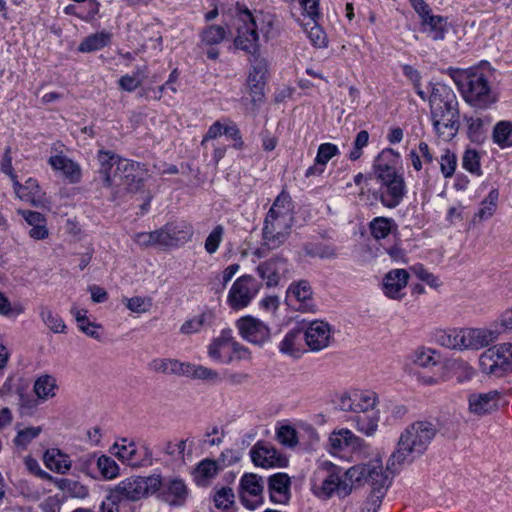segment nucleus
I'll list each match as a JSON object with an SVG mask.
<instances>
[{
  "instance_id": "nucleus-1",
  "label": "nucleus",
  "mask_w": 512,
  "mask_h": 512,
  "mask_svg": "<svg viewBox=\"0 0 512 512\" xmlns=\"http://www.w3.org/2000/svg\"><path fill=\"white\" fill-rule=\"evenodd\" d=\"M446 72L470 106L487 109L497 102V95L490 84L496 70L488 61H481L466 70L449 67Z\"/></svg>"
},
{
  "instance_id": "nucleus-2",
  "label": "nucleus",
  "mask_w": 512,
  "mask_h": 512,
  "mask_svg": "<svg viewBox=\"0 0 512 512\" xmlns=\"http://www.w3.org/2000/svg\"><path fill=\"white\" fill-rule=\"evenodd\" d=\"M294 223L292 201L282 192L274 200L266 214L262 228L261 245L253 251L257 258H264L272 250L281 247L289 238Z\"/></svg>"
},
{
  "instance_id": "nucleus-3",
  "label": "nucleus",
  "mask_w": 512,
  "mask_h": 512,
  "mask_svg": "<svg viewBox=\"0 0 512 512\" xmlns=\"http://www.w3.org/2000/svg\"><path fill=\"white\" fill-rule=\"evenodd\" d=\"M400 155L392 148H386L376 157L373 169L379 183L378 199L389 209L396 208L406 195L404 177L396 169Z\"/></svg>"
},
{
  "instance_id": "nucleus-4",
  "label": "nucleus",
  "mask_w": 512,
  "mask_h": 512,
  "mask_svg": "<svg viewBox=\"0 0 512 512\" xmlns=\"http://www.w3.org/2000/svg\"><path fill=\"white\" fill-rule=\"evenodd\" d=\"M433 127L445 139L454 137L460 126L458 100L446 84L435 83L429 98Z\"/></svg>"
},
{
  "instance_id": "nucleus-5",
  "label": "nucleus",
  "mask_w": 512,
  "mask_h": 512,
  "mask_svg": "<svg viewBox=\"0 0 512 512\" xmlns=\"http://www.w3.org/2000/svg\"><path fill=\"white\" fill-rule=\"evenodd\" d=\"M349 471L350 468L344 471L327 460L319 462L310 480L312 493L321 500H329L334 496L346 498L351 494L353 485L359 483L350 479L347 474Z\"/></svg>"
},
{
  "instance_id": "nucleus-6",
  "label": "nucleus",
  "mask_w": 512,
  "mask_h": 512,
  "mask_svg": "<svg viewBox=\"0 0 512 512\" xmlns=\"http://www.w3.org/2000/svg\"><path fill=\"white\" fill-rule=\"evenodd\" d=\"M437 433L436 426L428 421H416L401 434L397 450L389 459L388 468L411 463L415 457L422 455Z\"/></svg>"
},
{
  "instance_id": "nucleus-7",
  "label": "nucleus",
  "mask_w": 512,
  "mask_h": 512,
  "mask_svg": "<svg viewBox=\"0 0 512 512\" xmlns=\"http://www.w3.org/2000/svg\"><path fill=\"white\" fill-rule=\"evenodd\" d=\"M347 474L350 479L359 481V485L364 483L371 485V493L365 502L363 510L376 512L381 506L382 499L389 487V479L383 471L381 462L374 461L352 466Z\"/></svg>"
},
{
  "instance_id": "nucleus-8",
  "label": "nucleus",
  "mask_w": 512,
  "mask_h": 512,
  "mask_svg": "<svg viewBox=\"0 0 512 512\" xmlns=\"http://www.w3.org/2000/svg\"><path fill=\"white\" fill-rule=\"evenodd\" d=\"M436 343L449 349H480L492 341V332L484 329L438 330L434 335Z\"/></svg>"
},
{
  "instance_id": "nucleus-9",
  "label": "nucleus",
  "mask_w": 512,
  "mask_h": 512,
  "mask_svg": "<svg viewBox=\"0 0 512 512\" xmlns=\"http://www.w3.org/2000/svg\"><path fill=\"white\" fill-rule=\"evenodd\" d=\"M479 365L484 374L495 377H502L512 371V343L488 348L480 355Z\"/></svg>"
},
{
  "instance_id": "nucleus-10",
  "label": "nucleus",
  "mask_w": 512,
  "mask_h": 512,
  "mask_svg": "<svg viewBox=\"0 0 512 512\" xmlns=\"http://www.w3.org/2000/svg\"><path fill=\"white\" fill-rule=\"evenodd\" d=\"M261 287L262 283L252 275L245 274L238 277L228 291V306L234 311L248 307L258 295Z\"/></svg>"
},
{
  "instance_id": "nucleus-11",
  "label": "nucleus",
  "mask_w": 512,
  "mask_h": 512,
  "mask_svg": "<svg viewBox=\"0 0 512 512\" xmlns=\"http://www.w3.org/2000/svg\"><path fill=\"white\" fill-rule=\"evenodd\" d=\"M237 10L239 20L243 24L237 28L238 34L234 44L238 49L254 55L259 48L256 22L251 11L246 6L237 3Z\"/></svg>"
},
{
  "instance_id": "nucleus-12",
  "label": "nucleus",
  "mask_w": 512,
  "mask_h": 512,
  "mask_svg": "<svg viewBox=\"0 0 512 512\" xmlns=\"http://www.w3.org/2000/svg\"><path fill=\"white\" fill-rule=\"evenodd\" d=\"M240 336L247 342L263 346L270 340L271 332L267 324L251 315H246L236 321Z\"/></svg>"
},
{
  "instance_id": "nucleus-13",
  "label": "nucleus",
  "mask_w": 512,
  "mask_h": 512,
  "mask_svg": "<svg viewBox=\"0 0 512 512\" xmlns=\"http://www.w3.org/2000/svg\"><path fill=\"white\" fill-rule=\"evenodd\" d=\"M263 480L253 473H245L240 479V501L250 510L262 503Z\"/></svg>"
},
{
  "instance_id": "nucleus-14",
  "label": "nucleus",
  "mask_w": 512,
  "mask_h": 512,
  "mask_svg": "<svg viewBox=\"0 0 512 512\" xmlns=\"http://www.w3.org/2000/svg\"><path fill=\"white\" fill-rule=\"evenodd\" d=\"M256 272L267 287H276L288 272V261L281 255H275L261 262Z\"/></svg>"
},
{
  "instance_id": "nucleus-15",
  "label": "nucleus",
  "mask_w": 512,
  "mask_h": 512,
  "mask_svg": "<svg viewBox=\"0 0 512 512\" xmlns=\"http://www.w3.org/2000/svg\"><path fill=\"white\" fill-rule=\"evenodd\" d=\"M250 456L256 466L263 468L285 467L288 460L270 443L258 442L250 450Z\"/></svg>"
},
{
  "instance_id": "nucleus-16",
  "label": "nucleus",
  "mask_w": 512,
  "mask_h": 512,
  "mask_svg": "<svg viewBox=\"0 0 512 512\" xmlns=\"http://www.w3.org/2000/svg\"><path fill=\"white\" fill-rule=\"evenodd\" d=\"M235 344V338L232 336V331L227 329L221 331L220 335L214 338L207 346L208 356L218 363L230 364L232 363V352Z\"/></svg>"
},
{
  "instance_id": "nucleus-17",
  "label": "nucleus",
  "mask_w": 512,
  "mask_h": 512,
  "mask_svg": "<svg viewBox=\"0 0 512 512\" xmlns=\"http://www.w3.org/2000/svg\"><path fill=\"white\" fill-rule=\"evenodd\" d=\"M303 337L311 351L323 350L332 340L330 325L323 321H313L304 331Z\"/></svg>"
},
{
  "instance_id": "nucleus-18",
  "label": "nucleus",
  "mask_w": 512,
  "mask_h": 512,
  "mask_svg": "<svg viewBox=\"0 0 512 512\" xmlns=\"http://www.w3.org/2000/svg\"><path fill=\"white\" fill-rule=\"evenodd\" d=\"M59 385L54 375L43 373L34 379V407L57 396Z\"/></svg>"
},
{
  "instance_id": "nucleus-19",
  "label": "nucleus",
  "mask_w": 512,
  "mask_h": 512,
  "mask_svg": "<svg viewBox=\"0 0 512 512\" xmlns=\"http://www.w3.org/2000/svg\"><path fill=\"white\" fill-rule=\"evenodd\" d=\"M145 496L144 486H142V477H130L122 480L114 489L111 490L112 500H138Z\"/></svg>"
},
{
  "instance_id": "nucleus-20",
  "label": "nucleus",
  "mask_w": 512,
  "mask_h": 512,
  "mask_svg": "<svg viewBox=\"0 0 512 512\" xmlns=\"http://www.w3.org/2000/svg\"><path fill=\"white\" fill-rule=\"evenodd\" d=\"M139 163L121 159L112 178H119L130 192L138 191L142 186V178L138 175Z\"/></svg>"
},
{
  "instance_id": "nucleus-21",
  "label": "nucleus",
  "mask_w": 512,
  "mask_h": 512,
  "mask_svg": "<svg viewBox=\"0 0 512 512\" xmlns=\"http://www.w3.org/2000/svg\"><path fill=\"white\" fill-rule=\"evenodd\" d=\"M409 273L405 269L389 271L383 279V292L391 299H401V291L408 283Z\"/></svg>"
},
{
  "instance_id": "nucleus-22",
  "label": "nucleus",
  "mask_w": 512,
  "mask_h": 512,
  "mask_svg": "<svg viewBox=\"0 0 512 512\" xmlns=\"http://www.w3.org/2000/svg\"><path fill=\"white\" fill-rule=\"evenodd\" d=\"M290 477L285 473H276L269 477L270 500L276 504H286L290 499Z\"/></svg>"
},
{
  "instance_id": "nucleus-23",
  "label": "nucleus",
  "mask_w": 512,
  "mask_h": 512,
  "mask_svg": "<svg viewBox=\"0 0 512 512\" xmlns=\"http://www.w3.org/2000/svg\"><path fill=\"white\" fill-rule=\"evenodd\" d=\"M53 170L62 173L64 178L71 184H76L81 180V168L78 163L74 162L65 155L51 156L48 160Z\"/></svg>"
},
{
  "instance_id": "nucleus-24",
  "label": "nucleus",
  "mask_w": 512,
  "mask_h": 512,
  "mask_svg": "<svg viewBox=\"0 0 512 512\" xmlns=\"http://www.w3.org/2000/svg\"><path fill=\"white\" fill-rule=\"evenodd\" d=\"M500 393L496 390L469 396V409L472 413L482 415L498 407Z\"/></svg>"
},
{
  "instance_id": "nucleus-25",
  "label": "nucleus",
  "mask_w": 512,
  "mask_h": 512,
  "mask_svg": "<svg viewBox=\"0 0 512 512\" xmlns=\"http://www.w3.org/2000/svg\"><path fill=\"white\" fill-rule=\"evenodd\" d=\"M45 466L58 474H66L72 467L70 457L58 448L47 449L43 454Z\"/></svg>"
},
{
  "instance_id": "nucleus-26",
  "label": "nucleus",
  "mask_w": 512,
  "mask_h": 512,
  "mask_svg": "<svg viewBox=\"0 0 512 512\" xmlns=\"http://www.w3.org/2000/svg\"><path fill=\"white\" fill-rule=\"evenodd\" d=\"M162 496L168 504L180 506L188 496V489L183 480L171 479L164 483Z\"/></svg>"
},
{
  "instance_id": "nucleus-27",
  "label": "nucleus",
  "mask_w": 512,
  "mask_h": 512,
  "mask_svg": "<svg viewBox=\"0 0 512 512\" xmlns=\"http://www.w3.org/2000/svg\"><path fill=\"white\" fill-rule=\"evenodd\" d=\"M330 451L334 454L345 449H356L361 446V439L350 430L334 431L329 437Z\"/></svg>"
},
{
  "instance_id": "nucleus-28",
  "label": "nucleus",
  "mask_w": 512,
  "mask_h": 512,
  "mask_svg": "<svg viewBox=\"0 0 512 512\" xmlns=\"http://www.w3.org/2000/svg\"><path fill=\"white\" fill-rule=\"evenodd\" d=\"M287 294L290 300L294 297L299 303L297 306L298 310H302L304 312L314 310V305L311 303L312 291L307 281L302 280L297 283H292L288 288Z\"/></svg>"
},
{
  "instance_id": "nucleus-29",
  "label": "nucleus",
  "mask_w": 512,
  "mask_h": 512,
  "mask_svg": "<svg viewBox=\"0 0 512 512\" xmlns=\"http://www.w3.org/2000/svg\"><path fill=\"white\" fill-rule=\"evenodd\" d=\"M177 376L190 377L198 380H207L217 382L219 380V374L216 370L193 364L190 362H181L179 364Z\"/></svg>"
},
{
  "instance_id": "nucleus-30",
  "label": "nucleus",
  "mask_w": 512,
  "mask_h": 512,
  "mask_svg": "<svg viewBox=\"0 0 512 512\" xmlns=\"http://www.w3.org/2000/svg\"><path fill=\"white\" fill-rule=\"evenodd\" d=\"M166 230L172 241V247L178 248L189 242L194 234L193 226L186 221L166 223Z\"/></svg>"
},
{
  "instance_id": "nucleus-31",
  "label": "nucleus",
  "mask_w": 512,
  "mask_h": 512,
  "mask_svg": "<svg viewBox=\"0 0 512 512\" xmlns=\"http://www.w3.org/2000/svg\"><path fill=\"white\" fill-rule=\"evenodd\" d=\"M217 461L212 459H203L200 461L193 471V478L198 486L206 487L216 477L220 471Z\"/></svg>"
},
{
  "instance_id": "nucleus-32",
  "label": "nucleus",
  "mask_w": 512,
  "mask_h": 512,
  "mask_svg": "<svg viewBox=\"0 0 512 512\" xmlns=\"http://www.w3.org/2000/svg\"><path fill=\"white\" fill-rule=\"evenodd\" d=\"M421 30L435 41L443 40L447 32V21L444 17L431 13L421 20Z\"/></svg>"
},
{
  "instance_id": "nucleus-33",
  "label": "nucleus",
  "mask_w": 512,
  "mask_h": 512,
  "mask_svg": "<svg viewBox=\"0 0 512 512\" xmlns=\"http://www.w3.org/2000/svg\"><path fill=\"white\" fill-rule=\"evenodd\" d=\"M352 417L354 427L361 433L370 436L373 435L378 427L379 415L378 411L369 409L365 412H356Z\"/></svg>"
},
{
  "instance_id": "nucleus-34",
  "label": "nucleus",
  "mask_w": 512,
  "mask_h": 512,
  "mask_svg": "<svg viewBox=\"0 0 512 512\" xmlns=\"http://www.w3.org/2000/svg\"><path fill=\"white\" fill-rule=\"evenodd\" d=\"M303 332L301 329H292L279 344L280 352L294 358H299L302 353Z\"/></svg>"
},
{
  "instance_id": "nucleus-35",
  "label": "nucleus",
  "mask_w": 512,
  "mask_h": 512,
  "mask_svg": "<svg viewBox=\"0 0 512 512\" xmlns=\"http://www.w3.org/2000/svg\"><path fill=\"white\" fill-rule=\"evenodd\" d=\"M239 264H231L220 273H214L208 280L210 291L214 294H221L234 275L239 271Z\"/></svg>"
},
{
  "instance_id": "nucleus-36",
  "label": "nucleus",
  "mask_w": 512,
  "mask_h": 512,
  "mask_svg": "<svg viewBox=\"0 0 512 512\" xmlns=\"http://www.w3.org/2000/svg\"><path fill=\"white\" fill-rule=\"evenodd\" d=\"M97 159L100 163V173L103 175V183L105 187H111L114 184V178L110 175V170L114 165L118 166L119 156L111 151L99 150Z\"/></svg>"
},
{
  "instance_id": "nucleus-37",
  "label": "nucleus",
  "mask_w": 512,
  "mask_h": 512,
  "mask_svg": "<svg viewBox=\"0 0 512 512\" xmlns=\"http://www.w3.org/2000/svg\"><path fill=\"white\" fill-rule=\"evenodd\" d=\"M113 454L120 460L126 462L130 466H139L140 460L137 456V449L133 442H128L127 439H121V442H116L112 447Z\"/></svg>"
},
{
  "instance_id": "nucleus-38",
  "label": "nucleus",
  "mask_w": 512,
  "mask_h": 512,
  "mask_svg": "<svg viewBox=\"0 0 512 512\" xmlns=\"http://www.w3.org/2000/svg\"><path fill=\"white\" fill-rule=\"evenodd\" d=\"M369 229L374 239L381 240L387 238L393 230H396L397 225L392 218L380 216L370 222Z\"/></svg>"
},
{
  "instance_id": "nucleus-39",
  "label": "nucleus",
  "mask_w": 512,
  "mask_h": 512,
  "mask_svg": "<svg viewBox=\"0 0 512 512\" xmlns=\"http://www.w3.org/2000/svg\"><path fill=\"white\" fill-rule=\"evenodd\" d=\"M214 320V314L212 311H205L192 319L185 321L180 332L182 334H193L199 332L204 326H210Z\"/></svg>"
},
{
  "instance_id": "nucleus-40",
  "label": "nucleus",
  "mask_w": 512,
  "mask_h": 512,
  "mask_svg": "<svg viewBox=\"0 0 512 512\" xmlns=\"http://www.w3.org/2000/svg\"><path fill=\"white\" fill-rule=\"evenodd\" d=\"M492 139L495 144L501 148L512 146V122L502 120L496 123L492 133Z\"/></svg>"
},
{
  "instance_id": "nucleus-41",
  "label": "nucleus",
  "mask_w": 512,
  "mask_h": 512,
  "mask_svg": "<svg viewBox=\"0 0 512 512\" xmlns=\"http://www.w3.org/2000/svg\"><path fill=\"white\" fill-rule=\"evenodd\" d=\"M147 75L146 66H138L132 74L123 75L119 80V87L127 92L135 91L144 81Z\"/></svg>"
},
{
  "instance_id": "nucleus-42",
  "label": "nucleus",
  "mask_w": 512,
  "mask_h": 512,
  "mask_svg": "<svg viewBox=\"0 0 512 512\" xmlns=\"http://www.w3.org/2000/svg\"><path fill=\"white\" fill-rule=\"evenodd\" d=\"M111 40V34L107 32H98L86 37L79 45L81 52H93L107 46Z\"/></svg>"
},
{
  "instance_id": "nucleus-43",
  "label": "nucleus",
  "mask_w": 512,
  "mask_h": 512,
  "mask_svg": "<svg viewBox=\"0 0 512 512\" xmlns=\"http://www.w3.org/2000/svg\"><path fill=\"white\" fill-rule=\"evenodd\" d=\"M355 413L374 409L377 403V394L370 390H354Z\"/></svg>"
},
{
  "instance_id": "nucleus-44",
  "label": "nucleus",
  "mask_w": 512,
  "mask_h": 512,
  "mask_svg": "<svg viewBox=\"0 0 512 512\" xmlns=\"http://www.w3.org/2000/svg\"><path fill=\"white\" fill-rule=\"evenodd\" d=\"M180 360L173 358H155L149 363V369L166 375L178 374Z\"/></svg>"
},
{
  "instance_id": "nucleus-45",
  "label": "nucleus",
  "mask_w": 512,
  "mask_h": 512,
  "mask_svg": "<svg viewBox=\"0 0 512 512\" xmlns=\"http://www.w3.org/2000/svg\"><path fill=\"white\" fill-rule=\"evenodd\" d=\"M468 136L474 142H479L484 138L485 126L490 124L491 120L489 117H465Z\"/></svg>"
},
{
  "instance_id": "nucleus-46",
  "label": "nucleus",
  "mask_w": 512,
  "mask_h": 512,
  "mask_svg": "<svg viewBox=\"0 0 512 512\" xmlns=\"http://www.w3.org/2000/svg\"><path fill=\"white\" fill-rule=\"evenodd\" d=\"M56 485L69 496L74 498H85L89 494L87 486L72 479H59Z\"/></svg>"
},
{
  "instance_id": "nucleus-47",
  "label": "nucleus",
  "mask_w": 512,
  "mask_h": 512,
  "mask_svg": "<svg viewBox=\"0 0 512 512\" xmlns=\"http://www.w3.org/2000/svg\"><path fill=\"white\" fill-rule=\"evenodd\" d=\"M304 30L307 33L311 43L318 47L323 48L327 45V36L323 29L318 25L317 20L308 21L303 24Z\"/></svg>"
},
{
  "instance_id": "nucleus-48",
  "label": "nucleus",
  "mask_w": 512,
  "mask_h": 512,
  "mask_svg": "<svg viewBox=\"0 0 512 512\" xmlns=\"http://www.w3.org/2000/svg\"><path fill=\"white\" fill-rule=\"evenodd\" d=\"M498 199V189H492L488 196L481 202V206L477 213V216L480 220L488 219L494 214L497 208Z\"/></svg>"
},
{
  "instance_id": "nucleus-49",
  "label": "nucleus",
  "mask_w": 512,
  "mask_h": 512,
  "mask_svg": "<svg viewBox=\"0 0 512 512\" xmlns=\"http://www.w3.org/2000/svg\"><path fill=\"white\" fill-rule=\"evenodd\" d=\"M45 325L54 333H64L66 325L62 318L49 308H43L40 312Z\"/></svg>"
},
{
  "instance_id": "nucleus-50",
  "label": "nucleus",
  "mask_w": 512,
  "mask_h": 512,
  "mask_svg": "<svg viewBox=\"0 0 512 512\" xmlns=\"http://www.w3.org/2000/svg\"><path fill=\"white\" fill-rule=\"evenodd\" d=\"M212 499L216 508L226 510L234 504L235 495L231 488L221 487L215 490Z\"/></svg>"
},
{
  "instance_id": "nucleus-51",
  "label": "nucleus",
  "mask_w": 512,
  "mask_h": 512,
  "mask_svg": "<svg viewBox=\"0 0 512 512\" xmlns=\"http://www.w3.org/2000/svg\"><path fill=\"white\" fill-rule=\"evenodd\" d=\"M306 255L310 257H319L322 259H333L337 256L334 247L324 244L309 243L304 246Z\"/></svg>"
},
{
  "instance_id": "nucleus-52",
  "label": "nucleus",
  "mask_w": 512,
  "mask_h": 512,
  "mask_svg": "<svg viewBox=\"0 0 512 512\" xmlns=\"http://www.w3.org/2000/svg\"><path fill=\"white\" fill-rule=\"evenodd\" d=\"M462 166L468 172L480 176L482 174L480 165V154L475 149H467L462 157Z\"/></svg>"
},
{
  "instance_id": "nucleus-53",
  "label": "nucleus",
  "mask_w": 512,
  "mask_h": 512,
  "mask_svg": "<svg viewBox=\"0 0 512 512\" xmlns=\"http://www.w3.org/2000/svg\"><path fill=\"white\" fill-rule=\"evenodd\" d=\"M96 465L105 479H113L119 474L117 463L109 456L101 455L98 457Z\"/></svg>"
},
{
  "instance_id": "nucleus-54",
  "label": "nucleus",
  "mask_w": 512,
  "mask_h": 512,
  "mask_svg": "<svg viewBox=\"0 0 512 512\" xmlns=\"http://www.w3.org/2000/svg\"><path fill=\"white\" fill-rule=\"evenodd\" d=\"M17 434L13 439L14 449L17 454H22L28 449L32 443V428L27 427L21 429L19 425L16 426Z\"/></svg>"
},
{
  "instance_id": "nucleus-55",
  "label": "nucleus",
  "mask_w": 512,
  "mask_h": 512,
  "mask_svg": "<svg viewBox=\"0 0 512 512\" xmlns=\"http://www.w3.org/2000/svg\"><path fill=\"white\" fill-rule=\"evenodd\" d=\"M226 36V30L222 26L211 25L203 30L201 34L202 41L207 45H216L223 41Z\"/></svg>"
},
{
  "instance_id": "nucleus-56",
  "label": "nucleus",
  "mask_w": 512,
  "mask_h": 512,
  "mask_svg": "<svg viewBox=\"0 0 512 512\" xmlns=\"http://www.w3.org/2000/svg\"><path fill=\"white\" fill-rule=\"evenodd\" d=\"M223 234L224 228L222 225H217L209 233L204 244L205 250L208 254H214L217 251L220 243L222 242Z\"/></svg>"
},
{
  "instance_id": "nucleus-57",
  "label": "nucleus",
  "mask_w": 512,
  "mask_h": 512,
  "mask_svg": "<svg viewBox=\"0 0 512 512\" xmlns=\"http://www.w3.org/2000/svg\"><path fill=\"white\" fill-rule=\"evenodd\" d=\"M457 166V157L450 150H446L444 154L441 155L440 159V168L443 176L445 178L451 177Z\"/></svg>"
},
{
  "instance_id": "nucleus-58",
  "label": "nucleus",
  "mask_w": 512,
  "mask_h": 512,
  "mask_svg": "<svg viewBox=\"0 0 512 512\" xmlns=\"http://www.w3.org/2000/svg\"><path fill=\"white\" fill-rule=\"evenodd\" d=\"M338 153V147L331 143L321 144L318 148L315 161L317 165L325 166L328 161Z\"/></svg>"
},
{
  "instance_id": "nucleus-59",
  "label": "nucleus",
  "mask_w": 512,
  "mask_h": 512,
  "mask_svg": "<svg viewBox=\"0 0 512 512\" xmlns=\"http://www.w3.org/2000/svg\"><path fill=\"white\" fill-rule=\"evenodd\" d=\"M369 141V133L361 130L354 140V148L349 154V158L353 161L358 160L362 155V149L367 146Z\"/></svg>"
},
{
  "instance_id": "nucleus-60",
  "label": "nucleus",
  "mask_w": 512,
  "mask_h": 512,
  "mask_svg": "<svg viewBox=\"0 0 512 512\" xmlns=\"http://www.w3.org/2000/svg\"><path fill=\"white\" fill-rule=\"evenodd\" d=\"M336 408L355 413L354 390L341 393L335 400Z\"/></svg>"
},
{
  "instance_id": "nucleus-61",
  "label": "nucleus",
  "mask_w": 512,
  "mask_h": 512,
  "mask_svg": "<svg viewBox=\"0 0 512 512\" xmlns=\"http://www.w3.org/2000/svg\"><path fill=\"white\" fill-rule=\"evenodd\" d=\"M188 439L180 440L176 443L167 442L164 448V453L175 459L184 460V454L187 447Z\"/></svg>"
},
{
  "instance_id": "nucleus-62",
  "label": "nucleus",
  "mask_w": 512,
  "mask_h": 512,
  "mask_svg": "<svg viewBox=\"0 0 512 512\" xmlns=\"http://www.w3.org/2000/svg\"><path fill=\"white\" fill-rule=\"evenodd\" d=\"M30 181H31V178H28L25 181V184L22 185L16 179L13 181V188H14V193L19 200H21L25 203L32 204V190H31V187L29 186Z\"/></svg>"
},
{
  "instance_id": "nucleus-63",
  "label": "nucleus",
  "mask_w": 512,
  "mask_h": 512,
  "mask_svg": "<svg viewBox=\"0 0 512 512\" xmlns=\"http://www.w3.org/2000/svg\"><path fill=\"white\" fill-rule=\"evenodd\" d=\"M49 231L46 227V219L43 213L34 211V239L47 238Z\"/></svg>"
},
{
  "instance_id": "nucleus-64",
  "label": "nucleus",
  "mask_w": 512,
  "mask_h": 512,
  "mask_svg": "<svg viewBox=\"0 0 512 512\" xmlns=\"http://www.w3.org/2000/svg\"><path fill=\"white\" fill-rule=\"evenodd\" d=\"M241 459V453L234 449L224 450L216 460L220 468L229 467L236 464Z\"/></svg>"
}]
</instances>
